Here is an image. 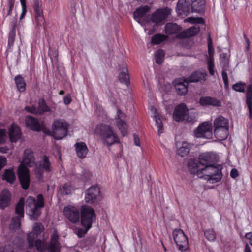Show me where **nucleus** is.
I'll list each match as a JSON object with an SVG mask.
<instances>
[{
	"mask_svg": "<svg viewBox=\"0 0 252 252\" xmlns=\"http://www.w3.org/2000/svg\"><path fill=\"white\" fill-rule=\"evenodd\" d=\"M34 164V158L32 150L26 149L24 152L23 161L20 163L17 172L20 183L24 189H27L30 183L29 171L26 165L32 167Z\"/></svg>",
	"mask_w": 252,
	"mask_h": 252,
	"instance_id": "nucleus-1",
	"label": "nucleus"
},
{
	"mask_svg": "<svg viewBox=\"0 0 252 252\" xmlns=\"http://www.w3.org/2000/svg\"><path fill=\"white\" fill-rule=\"evenodd\" d=\"M96 133L101 138L104 144L110 147L113 144L120 143V140L110 125L101 123L97 125Z\"/></svg>",
	"mask_w": 252,
	"mask_h": 252,
	"instance_id": "nucleus-2",
	"label": "nucleus"
},
{
	"mask_svg": "<svg viewBox=\"0 0 252 252\" xmlns=\"http://www.w3.org/2000/svg\"><path fill=\"white\" fill-rule=\"evenodd\" d=\"M96 133L101 138L104 144L110 147L113 144L120 143V140L110 125L101 123L97 125Z\"/></svg>",
	"mask_w": 252,
	"mask_h": 252,
	"instance_id": "nucleus-3",
	"label": "nucleus"
},
{
	"mask_svg": "<svg viewBox=\"0 0 252 252\" xmlns=\"http://www.w3.org/2000/svg\"><path fill=\"white\" fill-rule=\"evenodd\" d=\"M196 168L194 169L198 176L203 174L208 177V180L215 181L216 182L220 181L222 176L221 170L222 167L221 165L213 164L207 165L202 168H199L196 165Z\"/></svg>",
	"mask_w": 252,
	"mask_h": 252,
	"instance_id": "nucleus-4",
	"label": "nucleus"
},
{
	"mask_svg": "<svg viewBox=\"0 0 252 252\" xmlns=\"http://www.w3.org/2000/svg\"><path fill=\"white\" fill-rule=\"evenodd\" d=\"M44 207V200L42 195L37 196V200L31 196L28 197L26 200V208L28 209V214L32 220L37 219L41 214L40 209Z\"/></svg>",
	"mask_w": 252,
	"mask_h": 252,
	"instance_id": "nucleus-5",
	"label": "nucleus"
},
{
	"mask_svg": "<svg viewBox=\"0 0 252 252\" xmlns=\"http://www.w3.org/2000/svg\"><path fill=\"white\" fill-rule=\"evenodd\" d=\"M80 218L82 226L88 227V229H90L93 222L96 219V214L94 209L91 206H82L80 212Z\"/></svg>",
	"mask_w": 252,
	"mask_h": 252,
	"instance_id": "nucleus-6",
	"label": "nucleus"
},
{
	"mask_svg": "<svg viewBox=\"0 0 252 252\" xmlns=\"http://www.w3.org/2000/svg\"><path fill=\"white\" fill-rule=\"evenodd\" d=\"M37 250L41 252L47 250L48 252H59L60 250V244L58 242V235L56 231L52 234L51 242L49 245H45L40 240H36L34 242Z\"/></svg>",
	"mask_w": 252,
	"mask_h": 252,
	"instance_id": "nucleus-7",
	"label": "nucleus"
},
{
	"mask_svg": "<svg viewBox=\"0 0 252 252\" xmlns=\"http://www.w3.org/2000/svg\"><path fill=\"white\" fill-rule=\"evenodd\" d=\"M174 240L181 252H188L189 242L187 236L181 229L176 228L173 231Z\"/></svg>",
	"mask_w": 252,
	"mask_h": 252,
	"instance_id": "nucleus-8",
	"label": "nucleus"
},
{
	"mask_svg": "<svg viewBox=\"0 0 252 252\" xmlns=\"http://www.w3.org/2000/svg\"><path fill=\"white\" fill-rule=\"evenodd\" d=\"M102 199L100 189L98 185L91 186L85 191V200L88 204H94Z\"/></svg>",
	"mask_w": 252,
	"mask_h": 252,
	"instance_id": "nucleus-9",
	"label": "nucleus"
},
{
	"mask_svg": "<svg viewBox=\"0 0 252 252\" xmlns=\"http://www.w3.org/2000/svg\"><path fill=\"white\" fill-rule=\"evenodd\" d=\"M195 135L197 138L210 139L212 136V124L209 122H204L199 125L194 130Z\"/></svg>",
	"mask_w": 252,
	"mask_h": 252,
	"instance_id": "nucleus-10",
	"label": "nucleus"
},
{
	"mask_svg": "<svg viewBox=\"0 0 252 252\" xmlns=\"http://www.w3.org/2000/svg\"><path fill=\"white\" fill-rule=\"evenodd\" d=\"M117 126L121 131L123 136L127 135L128 133V125L126 123V116L122 110L118 109L116 117Z\"/></svg>",
	"mask_w": 252,
	"mask_h": 252,
	"instance_id": "nucleus-11",
	"label": "nucleus"
},
{
	"mask_svg": "<svg viewBox=\"0 0 252 252\" xmlns=\"http://www.w3.org/2000/svg\"><path fill=\"white\" fill-rule=\"evenodd\" d=\"M176 11L178 15L187 16L192 10V4L189 0H179L176 6Z\"/></svg>",
	"mask_w": 252,
	"mask_h": 252,
	"instance_id": "nucleus-12",
	"label": "nucleus"
},
{
	"mask_svg": "<svg viewBox=\"0 0 252 252\" xmlns=\"http://www.w3.org/2000/svg\"><path fill=\"white\" fill-rule=\"evenodd\" d=\"M170 14V9L167 7L157 9L151 15V20L152 22L158 24L166 19Z\"/></svg>",
	"mask_w": 252,
	"mask_h": 252,
	"instance_id": "nucleus-13",
	"label": "nucleus"
},
{
	"mask_svg": "<svg viewBox=\"0 0 252 252\" xmlns=\"http://www.w3.org/2000/svg\"><path fill=\"white\" fill-rule=\"evenodd\" d=\"M189 83L187 78H180L174 80L173 84L178 95L184 96L187 94Z\"/></svg>",
	"mask_w": 252,
	"mask_h": 252,
	"instance_id": "nucleus-14",
	"label": "nucleus"
},
{
	"mask_svg": "<svg viewBox=\"0 0 252 252\" xmlns=\"http://www.w3.org/2000/svg\"><path fill=\"white\" fill-rule=\"evenodd\" d=\"M188 109L184 104L177 105L174 111L173 118L176 122L183 121L188 114Z\"/></svg>",
	"mask_w": 252,
	"mask_h": 252,
	"instance_id": "nucleus-15",
	"label": "nucleus"
},
{
	"mask_svg": "<svg viewBox=\"0 0 252 252\" xmlns=\"http://www.w3.org/2000/svg\"><path fill=\"white\" fill-rule=\"evenodd\" d=\"M52 135L56 139H62L63 137V122L60 120H56L52 124Z\"/></svg>",
	"mask_w": 252,
	"mask_h": 252,
	"instance_id": "nucleus-16",
	"label": "nucleus"
},
{
	"mask_svg": "<svg viewBox=\"0 0 252 252\" xmlns=\"http://www.w3.org/2000/svg\"><path fill=\"white\" fill-rule=\"evenodd\" d=\"M64 215L72 222L76 223L79 220L80 213L77 209L74 207H64Z\"/></svg>",
	"mask_w": 252,
	"mask_h": 252,
	"instance_id": "nucleus-17",
	"label": "nucleus"
},
{
	"mask_svg": "<svg viewBox=\"0 0 252 252\" xmlns=\"http://www.w3.org/2000/svg\"><path fill=\"white\" fill-rule=\"evenodd\" d=\"M200 105L202 106H212L213 107H220L221 101L217 98L211 96L201 97L199 100Z\"/></svg>",
	"mask_w": 252,
	"mask_h": 252,
	"instance_id": "nucleus-18",
	"label": "nucleus"
},
{
	"mask_svg": "<svg viewBox=\"0 0 252 252\" xmlns=\"http://www.w3.org/2000/svg\"><path fill=\"white\" fill-rule=\"evenodd\" d=\"M41 6V2L39 0H35L33 7L35 13V22L39 27H41L44 22Z\"/></svg>",
	"mask_w": 252,
	"mask_h": 252,
	"instance_id": "nucleus-19",
	"label": "nucleus"
},
{
	"mask_svg": "<svg viewBox=\"0 0 252 252\" xmlns=\"http://www.w3.org/2000/svg\"><path fill=\"white\" fill-rule=\"evenodd\" d=\"M200 31V28L196 26H192L179 33L176 36L178 39H184L196 35Z\"/></svg>",
	"mask_w": 252,
	"mask_h": 252,
	"instance_id": "nucleus-20",
	"label": "nucleus"
},
{
	"mask_svg": "<svg viewBox=\"0 0 252 252\" xmlns=\"http://www.w3.org/2000/svg\"><path fill=\"white\" fill-rule=\"evenodd\" d=\"M199 164L205 167L207 165L214 164L215 155L212 153H203L199 157Z\"/></svg>",
	"mask_w": 252,
	"mask_h": 252,
	"instance_id": "nucleus-21",
	"label": "nucleus"
},
{
	"mask_svg": "<svg viewBox=\"0 0 252 252\" xmlns=\"http://www.w3.org/2000/svg\"><path fill=\"white\" fill-rule=\"evenodd\" d=\"M25 123L26 126L32 130L39 131L41 129L38 120L32 116H27L25 118Z\"/></svg>",
	"mask_w": 252,
	"mask_h": 252,
	"instance_id": "nucleus-22",
	"label": "nucleus"
},
{
	"mask_svg": "<svg viewBox=\"0 0 252 252\" xmlns=\"http://www.w3.org/2000/svg\"><path fill=\"white\" fill-rule=\"evenodd\" d=\"M207 74L205 72H201L200 71H194L187 79L189 83L197 82L199 81H205Z\"/></svg>",
	"mask_w": 252,
	"mask_h": 252,
	"instance_id": "nucleus-23",
	"label": "nucleus"
},
{
	"mask_svg": "<svg viewBox=\"0 0 252 252\" xmlns=\"http://www.w3.org/2000/svg\"><path fill=\"white\" fill-rule=\"evenodd\" d=\"M77 156L81 159L85 158L87 154L88 149L84 142H77L75 144Z\"/></svg>",
	"mask_w": 252,
	"mask_h": 252,
	"instance_id": "nucleus-24",
	"label": "nucleus"
},
{
	"mask_svg": "<svg viewBox=\"0 0 252 252\" xmlns=\"http://www.w3.org/2000/svg\"><path fill=\"white\" fill-rule=\"evenodd\" d=\"M11 194L7 189L2 190L0 196V208L4 209L10 203Z\"/></svg>",
	"mask_w": 252,
	"mask_h": 252,
	"instance_id": "nucleus-25",
	"label": "nucleus"
},
{
	"mask_svg": "<svg viewBox=\"0 0 252 252\" xmlns=\"http://www.w3.org/2000/svg\"><path fill=\"white\" fill-rule=\"evenodd\" d=\"M214 134L217 139L220 140H223L227 138L229 127L219 128L214 127Z\"/></svg>",
	"mask_w": 252,
	"mask_h": 252,
	"instance_id": "nucleus-26",
	"label": "nucleus"
},
{
	"mask_svg": "<svg viewBox=\"0 0 252 252\" xmlns=\"http://www.w3.org/2000/svg\"><path fill=\"white\" fill-rule=\"evenodd\" d=\"M21 132L19 127L12 125L9 130V136L12 142H16L20 138Z\"/></svg>",
	"mask_w": 252,
	"mask_h": 252,
	"instance_id": "nucleus-27",
	"label": "nucleus"
},
{
	"mask_svg": "<svg viewBox=\"0 0 252 252\" xmlns=\"http://www.w3.org/2000/svg\"><path fill=\"white\" fill-rule=\"evenodd\" d=\"M181 30V27L176 23H168L165 25V32L168 35L177 33Z\"/></svg>",
	"mask_w": 252,
	"mask_h": 252,
	"instance_id": "nucleus-28",
	"label": "nucleus"
},
{
	"mask_svg": "<svg viewBox=\"0 0 252 252\" xmlns=\"http://www.w3.org/2000/svg\"><path fill=\"white\" fill-rule=\"evenodd\" d=\"M191 148V144L187 142H183L181 146H179V147L177 150V153L181 157H184L187 156Z\"/></svg>",
	"mask_w": 252,
	"mask_h": 252,
	"instance_id": "nucleus-29",
	"label": "nucleus"
},
{
	"mask_svg": "<svg viewBox=\"0 0 252 252\" xmlns=\"http://www.w3.org/2000/svg\"><path fill=\"white\" fill-rule=\"evenodd\" d=\"M213 126L219 128L229 127V122L224 117L219 116L214 120Z\"/></svg>",
	"mask_w": 252,
	"mask_h": 252,
	"instance_id": "nucleus-30",
	"label": "nucleus"
},
{
	"mask_svg": "<svg viewBox=\"0 0 252 252\" xmlns=\"http://www.w3.org/2000/svg\"><path fill=\"white\" fill-rule=\"evenodd\" d=\"M119 79L121 83L125 84L127 86L130 84L128 69L126 67H124L122 68V71L119 75Z\"/></svg>",
	"mask_w": 252,
	"mask_h": 252,
	"instance_id": "nucleus-31",
	"label": "nucleus"
},
{
	"mask_svg": "<svg viewBox=\"0 0 252 252\" xmlns=\"http://www.w3.org/2000/svg\"><path fill=\"white\" fill-rule=\"evenodd\" d=\"M150 7L148 5L142 6L137 8L133 12L134 18H141L145 16V15L149 11Z\"/></svg>",
	"mask_w": 252,
	"mask_h": 252,
	"instance_id": "nucleus-32",
	"label": "nucleus"
},
{
	"mask_svg": "<svg viewBox=\"0 0 252 252\" xmlns=\"http://www.w3.org/2000/svg\"><path fill=\"white\" fill-rule=\"evenodd\" d=\"M193 11L200 13L205 10V1L204 0H198L194 1L192 3Z\"/></svg>",
	"mask_w": 252,
	"mask_h": 252,
	"instance_id": "nucleus-33",
	"label": "nucleus"
},
{
	"mask_svg": "<svg viewBox=\"0 0 252 252\" xmlns=\"http://www.w3.org/2000/svg\"><path fill=\"white\" fill-rule=\"evenodd\" d=\"M24 202L25 199L24 198H21L19 200L18 202L16 204L15 207V213L21 217H24Z\"/></svg>",
	"mask_w": 252,
	"mask_h": 252,
	"instance_id": "nucleus-34",
	"label": "nucleus"
},
{
	"mask_svg": "<svg viewBox=\"0 0 252 252\" xmlns=\"http://www.w3.org/2000/svg\"><path fill=\"white\" fill-rule=\"evenodd\" d=\"M2 179L5 180L7 182L10 183H13L16 179V177L12 170L9 169L5 170L4 173L3 175Z\"/></svg>",
	"mask_w": 252,
	"mask_h": 252,
	"instance_id": "nucleus-35",
	"label": "nucleus"
},
{
	"mask_svg": "<svg viewBox=\"0 0 252 252\" xmlns=\"http://www.w3.org/2000/svg\"><path fill=\"white\" fill-rule=\"evenodd\" d=\"M167 36L163 34L157 33L154 35L151 39V43L153 45H157L161 43L167 39Z\"/></svg>",
	"mask_w": 252,
	"mask_h": 252,
	"instance_id": "nucleus-36",
	"label": "nucleus"
},
{
	"mask_svg": "<svg viewBox=\"0 0 252 252\" xmlns=\"http://www.w3.org/2000/svg\"><path fill=\"white\" fill-rule=\"evenodd\" d=\"M15 81L18 90L22 92L25 89V83L23 78L20 75H17L15 77Z\"/></svg>",
	"mask_w": 252,
	"mask_h": 252,
	"instance_id": "nucleus-37",
	"label": "nucleus"
},
{
	"mask_svg": "<svg viewBox=\"0 0 252 252\" xmlns=\"http://www.w3.org/2000/svg\"><path fill=\"white\" fill-rule=\"evenodd\" d=\"M204 236L209 241H214L216 238V234L214 229H208L204 230Z\"/></svg>",
	"mask_w": 252,
	"mask_h": 252,
	"instance_id": "nucleus-38",
	"label": "nucleus"
},
{
	"mask_svg": "<svg viewBox=\"0 0 252 252\" xmlns=\"http://www.w3.org/2000/svg\"><path fill=\"white\" fill-rule=\"evenodd\" d=\"M50 110L49 107L46 105L44 100L42 99L39 101L37 108L38 114H42L45 112Z\"/></svg>",
	"mask_w": 252,
	"mask_h": 252,
	"instance_id": "nucleus-39",
	"label": "nucleus"
},
{
	"mask_svg": "<svg viewBox=\"0 0 252 252\" xmlns=\"http://www.w3.org/2000/svg\"><path fill=\"white\" fill-rule=\"evenodd\" d=\"M246 104L248 106L249 113L250 114L252 113V95L251 94L250 89L249 91L247 90L246 94Z\"/></svg>",
	"mask_w": 252,
	"mask_h": 252,
	"instance_id": "nucleus-40",
	"label": "nucleus"
},
{
	"mask_svg": "<svg viewBox=\"0 0 252 252\" xmlns=\"http://www.w3.org/2000/svg\"><path fill=\"white\" fill-rule=\"evenodd\" d=\"M208 50L209 55L208 60L211 59V61H214V49L213 47V42L210 35L208 39Z\"/></svg>",
	"mask_w": 252,
	"mask_h": 252,
	"instance_id": "nucleus-41",
	"label": "nucleus"
},
{
	"mask_svg": "<svg viewBox=\"0 0 252 252\" xmlns=\"http://www.w3.org/2000/svg\"><path fill=\"white\" fill-rule=\"evenodd\" d=\"M164 57V52L162 49H158L155 55L156 62L158 64L162 63Z\"/></svg>",
	"mask_w": 252,
	"mask_h": 252,
	"instance_id": "nucleus-42",
	"label": "nucleus"
},
{
	"mask_svg": "<svg viewBox=\"0 0 252 252\" xmlns=\"http://www.w3.org/2000/svg\"><path fill=\"white\" fill-rule=\"evenodd\" d=\"M23 217L17 216L13 218L10 227L13 229H18L21 225V220Z\"/></svg>",
	"mask_w": 252,
	"mask_h": 252,
	"instance_id": "nucleus-43",
	"label": "nucleus"
},
{
	"mask_svg": "<svg viewBox=\"0 0 252 252\" xmlns=\"http://www.w3.org/2000/svg\"><path fill=\"white\" fill-rule=\"evenodd\" d=\"M38 237L34 232L32 231L30 232L27 235V239L28 241V245L30 248H32L34 245L35 242V239Z\"/></svg>",
	"mask_w": 252,
	"mask_h": 252,
	"instance_id": "nucleus-44",
	"label": "nucleus"
},
{
	"mask_svg": "<svg viewBox=\"0 0 252 252\" xmlns=\"http://www.w3.org/2000/svg\"><path fill=\"white\" fill-rule=\"evenodd\" d=\"M245 83L239 82L233 85L232 89L237 92L244 93L245 92Z\"/></svg>",
	"mask_w": 252,
	"mask_h": 252,
	"instance_id": "nucleus-45",
	"label": "nucleus"
},
{
	"mask_svg": "<svg viewBox=\"0 0 252 252\" xmlns=\"http://www.w3.org/2000/svg\"><path fill=\"white\" fill-rule=\"evenodd\" d=\"M154 119L156 122V126L158 128V135H160L163 132V127L161 119L156 115L154 116Z\"/></svg>",
	"mask_w": 252,
	"mask_h": 252,
	"instance_id": "nucleus-46",
	"label": "nucleus"
},
{
	"mask_svg": "<svg viewBox=\"0 0 252 252\" xmlns=\"http://www.w3.org/2000/svg\"><path fill=\"white\" fill-rule=\"evenodd\" d=\"M43 229L44 226L41 223H36L34 224L32 232L38 236L43 231Z\"/></svg>",
	"mask_w": 252,
	"mask_h": 252,
	"instance_id": "nucleus-47",
	"label": "nucleus"
},
{
	"mask_svg": "<svg viewBox=\"0 0 252 252\" xmlns=\"http://www.w3.org/2000/svg\"><path fill=\"white\" fill-rule=\"evenodd\" d=\"M42 168L46 171L49 172L51 171L50 162H49L48 157L44 156L43 158V163L42 165Z\"/></svg>",
	"mask_w": 252,
	"mask_h": 252,
	"instance_id": "nucleus-48",
	"label": "nucleus"
},
{
	"mask_svg": "<svg viewBox=\"0 0 252 252\" xmlns=\"http://www.w3.org/2000/svg\"><path fill=\"white\" fill-rule=\"evenodd\" d=\"M92 176V173L88 170L84 169L82 172L81 179L84 182H86L90 180Z\"/></svg>",
	"mask_w": 252,
	"mask_h": 252,
	"instance_id": "nucleus-49",
	"label": "nucleus"
},
{
	"mask_svg": "<svg viewBox=\"0 0 252 252\" xmlns=\"http://www.w3.org/2000/svg\"><path fill=\"white\" fill-rule=\"evenodd\" d=\"M214 66V61H211V59L208 60V69L209 74L212 76L214 75L215 73Z\"/></svg>",
	"mask_w": 252,
	"mask_h": 252,
	"instance_id": "nucleus-50",
	"label": "nucleus"
},
{
	"mask_svg": "<svg viewBox=\"0 0 252 252\" xmlns=\"http://www.w3.org/2000/svg\"><path fill=\"white\" fill-rule=\"evenodd\" d=\"M15 32L14 30V28L13 30L10 31L9 35V38H8V46L10 47L11 45H13L14 40H15Z\"/></svg>",
	"mask_w": 252,
	"mask_h": 252,
	"instance_id": "nucleus-51",
	"label": "nucleus"
},
{
	"mask_svg": "<svg viewBox=\"0 0 252 252\" xmlns=\"http://www.w3.org/2000/svg\"><path fill=\"white\" fill-rule=\"evenodd\" d=\"M222 77L224 82V87L227 89L229 87V82L227 73L225 70H223L222 72Z\"/></svg>",
	"mask_w": 252,
	"mask_h": 252,
	"instance_id": "nucleus-52",
	"label": "nucleus"
},
{
	"mask_svg": "<svg viewBox=\"0 0 252 252\" xmlns=\"http://www.w3.org/2000/svg\"><path fill=\"white\" fill-rule=\"evenodd\" d=\"M74 190V188L66 184H64V194H70Z\"/></svg>",
	"mask_w": 252,
	"mask_h": 252,
	"instance_id": "nucleus-53",
	"label": "nucleus"
},
{
	"mask_svg": "<svg viewBox=\"0 0 252 252\" xmlns=\"http://www.w3.org/2000/svg\"><path fill=\"white\" fill-rule=\"evenodd\" d=\"M85 229L80 228L77 231V236L79 238L83 237L87 233L90 229H88V227H83Z\"/></svg>",
	"mask_w": 252,
	"mask_h": 252,
	"instance_id": "nucleus-54",
	"label": "nucleus"
},
{
	"mask_svg": "<svg viewBox=\"0 0 252 252\" xmlns=\"http://www.w3.org/2000/svg\"><path fill=\"white\" fill-rule=\"evenodd\" d=\"M25 109L27 111L32 113V114H38L37 108H36V107L34 106H33L32 107L26 106L25 107Z\"/></svg>",
	"mask_w": 252,
	"mask_h": 252,
	"instance_id": "nucleus-55",
	"label": "nucleus"
},
{
	"mask_svg": "<svg viewBox=\"0 0 252 252\" xmlns=\"http://www.w3.org/2000/svg\"><path fill=\"white\" fill-rule=\"evenodd\" d=\"M6 137V130L5 129H0V144L4 142Z\"/></svg>",
	"mask_w": 252,
	"mask_h": 252,
	"instance_id": "nucleus-56",
	"label": "nucleus"
},
{
	"mask_svg": "<svg viewBox=\"0 0 252 252\" xmlns=\"http://www.w3.org/2000/svg\"><path fill=\"white\" fill-rule=\"evenodd\" d=\"M6 158L3 156H0V170L6 165Z\"/></svg>",
	"mask_w": 252,
	"mask_h": 252,
	"instance_id": "nucleus-57",
	"label": "nucleus"
},
{
	"mask_svg": "<svg viewBox=\"0 0 252 252\" xmlns=\"http://www.w3.org/2000/svg\"><path fill=\"white\" fill-rule=\"evenodd\" d=\"M72 101V98L69 94H67L66 95L64 96V104L68 105Z\"/></svg>",
	"mask_w": 252,
	"mask_h": 252,
	"instance_id": "nucleus-58",
	"label": "nucleus"
},
{
	"mask_svg": "<svg viewBox=\"0 0 252 252\" xmlns=\"http://www.w3.org/2000/svg\"><path fill=\"white\" fill-rule=\"evenodd\" d=\"M238 170L235 168L232 169L230 172V176L232 178H236V177H238Z\"/></svg>",
	"mask_w": 252,
	"mask_h": 252,
	"instance_id": "nucleus-59",
	"label": "nucleus"
},
{
	"mask_svg": "<svg viewBox=\"0 0 252 252\" xmlns=\"http://www.w3.org/2000/svg\"><path fill=\"white\" fill-rule=\"evenodd\" d=\"M134 142L135 145L139 146L140 145V139L136 134H133Z\"/></svg>",
	"mask_w": 252,
	"mask_h": 252,
	"instance_id": "nucleus-60",
	"label": "nucleus"
},
{
	"mask_svg": "<svg viewBox=\"0 0 252 252\" xmlns=\"http://www.w3.org/2000/svg\"><path fill=\"white\" fill-rule=\"evenodd\" d=\"M21 5L22 7V12L26 14V0H20Z\"/></svg>",
	"mask_w": 252,
	"mask_h": 252,
	"instance_id": "nucleus-61",
	"label": "nucleus"
},
{
	"mask_svg": "<svg viewBox=\"0 0 252 252\" xmlns=\"http://www.w3.org/2000/svg\"><path fill=\"white\" fill-rule=\"evenodd\" d=\"M9 9L12 10L15 3V0H8Z\"/></svg>",
	"mask_w": 252,
	"mask_h": 252,
	"instance_id": "nucleus-62",
	"label": "nucleus"
},
{
	"mask_svg": "<svg viewBox=\"0 0 252 252\" xmlns=\"http://www.w3.org/2000/svg\"><path fill=\"white\" fill-rule=\"evenodd\" d=\"M68 125L67 122L64 121V138L66 136L67 133Z\"/></svg>",
	"mask_w": 252,
	"mask_h": 252,
	"instance_id": "nucleus-63",
	"label": "nucleus"
},
{
	"mask_svg": "<svg viewBox=\"0 0 252 252\" xmlns=\"http://www.w3.org/2000/svg\"><path fill=\"white\" fill-rule=\"evenodd\" d=\"M244 252H252L251 248L248 244L245 245Z\"/></svg>",
	"mask_w": 252,
	"mask_h": 252,
	"instance_id": "nucleus-64",
	"label": "nucleus"
}]
</instances>
